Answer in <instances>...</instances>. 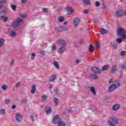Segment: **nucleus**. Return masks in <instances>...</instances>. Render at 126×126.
<instances>
[{
    "label": "nucleus",
    "instance_id": "obj_1",
    "mask_svg": "<svg viewBox=\"0 0 126 126\" xmlns=\"http://www.w3.org/2000/svg\"><path fill=\"white\" fill-rule=\"evenodd\" d=\"M117 34L118 36L122 37V39H126V30L125 29L119 28L117 31Z\"/></svg>",
    "mask_w": 126,
    "mask_h": 126
},
{
    "label": "nucleus",
    "instance_id": "obj_2",
    "mask_svg": "<svg viewBox=\"0 0 126 126\" xmlns=\"http://www.w3.org/2000/svg\"><path fill=\"white\" fill-rule=\"evenodd\" d=\"M108 122L110 126H116L119 125V120L116 117H110Z\"/></svg>",
    "mask_w": 126,
    "mask_h": 126
},
{
    "label": "nucleus",
    "instance_id": "obj_3",
    "mask_svg": "<svg viewBox=\"0 0 126 126\" xmlns=\"http://www.w3.org/2000/svg\"><path fill=\"white\" fill-rule=\"evenodd\" d=\"M23 22V19L18 18L17 19L14 21L12 23V26L11 27H13L14 28H16L18 26H20Z\"/></svg>",
    "mask_w": 126,
    "mask_h": 126
},
{
    "label": "nucleus",
    "instance_id": "obj_4",
    "mask_svg": "<svg viewBox=\"0 0 126 126\" xmlns=\"http://www.w3.org/2000/svg\"><path fill=\"white\" fill-rule=\"evenodd\" d=\"M16 30V28L11 26L8 29V31L9 32V35L11 37H14L16 35V32H15Z\"/></svg>",
    "mask_w": 126,
    "mask_h": 126
},
{
    "label": "nucleus",
    "instance_id": "obj_5",
    "mask_svg": "<svg viewBox=\"0 0 126 126\" xmlns=\"http://www.w3.org/2000/svg\"><path fill=\"white\" fill-rule=\"evenodd\" d=\"M61 121V117L59 115H56L53 118V124H59Z\"/></svg>",
    "mask_w": 126,
    "mask_h": 126
},
{
    "label": "nucleus",
    "instance_id": "obj_6",
    "mask_svg": "<svg viewBox=\"0 0 126 126\" xmlns=\"http://www.w3.org/2000/svg\"><path fill=\"white\" fill-rule=\"evenodd\" d=\"M15 119L17 123H21L23 120V117L20 113H16L15 115Z\"/></svg>",
    "mask_w": 126,
    "mask_h": 126
},
{
    "label": "nucleus",
    "instance_id": "obj_7",
    "mask_svg": "<svg viewBox=\"0 0 126 126\" xmlns=\"http://www.w3.org/2000/svg\"><path fill=\"white\" fill-rule=\"evenodd\" d=\"M92 70L95 74H100L101 72V69L96 66L92 67Z\"/></svg>",
    "mask_w": 126,
    "mask_h": 126
},
{
    "label": "nucleus",
    "instance_id": "obj_8",
    "mask_svg": "<svg viewBox=\"0 0 126 126\" xmlns=\"http://www.w3.org/2000/svg\"><path fill=\"white\" fill-rule=\"evenodd\" d=\"M117 88H118V86L115 84H112L110 85V86L108 89V92H113V91L115 89H117Z\"/></svg>",
    "mask_w": 126,
    "mask_h": 126
},
{
    "label": "nucleus",
    "instance_id": "obj_9",
    "mask_svg": "<svg viewBox=\"0 0 126 126\" xmlns=\"http://www.w3.org/2000/svg\"><path fill=\"white\" fill-rule=\"evenodd\" d=\"M123 15H124V10H119L115 13V16L116 17H122Z\"/></svg>",
    "mask_w": 126,
    "mask_h": 126
},
{
    "label": "nucleus",
    "instance_id": "obj_10",
    "mask_svg": "<svg viewBox=\"0 0 126 126\" xmlns=\"http://www.w3.org/2000/svg\"><path fill=\"white\" fill-rule=\"evenodd\" d=\"M80 21V19H79L78 18H75L73 20V25L74 27H77L78 26V25L79 24V22Z\"/></svg>",
    "mask_w": 126,
    "mask_h": 126
},
{
    "label": "nucleus",
    "instance_id": "obj_11",
    "mask_svg": "<svg viewBox=\"0 0 126 126\" xmlns=\"http://www.w3.org/2000/svg\"><path fill=\"white\" fill-rule=\"evenodd\" d=\"M45 113L47 115H50L52 113V108L49 106H46L45 107Z\"/></svg>",
    "mask_w": 126,
    "mask_h": 126
},
{
    "label": "nucleus",
    "instance_id": "obj_12",
    "mask_svg": "<svg viewBox=\"0 0 126 126\" xmlns=\"http://www.w3.org/2000/svg\"><path fill=\"white\" fill-rule=\"evenodd\" d=\"M89 89H90L91 92L94 95V96H96L97 93H96V90H95V88L94 87H88Z\"/></svg>",
    "mask_w": 126,
    "mask_h": 126
},
{
    "label": "nucleus",
    "instance_id": "obj_13",
    "mask_svg": "<svg viewBox=\"0 0 126 126\" xmlns=\"http://www.w3.org/2000/svg\"><path fill=\"white\" fill-rule=\"evenodd\" d=\"M57 42L60 45H61V46H62V47H65V41L64 40H63L62 39H59L57 41Z\"/></svg>",
    "mask_w": 126,
    "mask_h": 126
},
{
    "label": "nucleus",
    "instance_id": "obj_14",
    "mask_svg": "<svg viewBox=\"0 0 126 126\" xmlns=\"http://www.w3.org/2000/svg\"><path fill=\"white\" fill-rule=\"evenodd\" d=\"M120 107H121L120 104H116L113 106L112 110L113 111H118V110L120 109Z\"/></svg>",
    "mask_w": 126,
    "mask_h": 126
},
{
    "label": "nucleus",
    "instance_id": "obj_15",
    "mask_svg": "<svg viewBox=\"0 0 126 126\" xmlns=\"http://www.w3.org/2000/svg\"><path fill=\"white\" fill-rule=\"evenodd\" d=\"M65 51V46H62L61 47L58 51V52L59 54H63V52Z\"/></svg>",
    "mask_w": 126,
    "mask_h": 126
},
{
    "label": "nucleus",
    "instance_id": "obj_16",
    "mask_svg": "<svg viewBox=\"0 0 126 126\" xmlns=\"http://www.w3.org/2000/svg\"><path fill=\"white\" fill-rule=\"evenodd\" d=\"M90 77H91V78H92L93 79H94L95 80H97L99 79V78L98 77V76H97V75H96V74H94V73L91 74L90 75Z\"/></svg>",
    "mask_w": 126,
    "mask_h": 126
},
{
    "label": "nucleus",
    "instance_id": "obj_17",
    "mask_svg": "<svg viewBox=\"0 0 126 126\" xmlns=\"http://www.w3.org/2000/svg\"><path fill=\"white\" fill-rule=\"evenodd\" d=\"M100 33L102 35H104V34H108V33H109V32L106 29H104L103 28H101L100 30Z\"/></svg>",
    "mask_w": 126,
    "mask_h": 126
},
{
    "label": "nucleus",
    "instance_id": "obj_18",
    "mask_svg": "<svg viewBox=\"0 0 126 126\" xmlns=\"http://www.w3.org/2000/svg\"><path fill=\"white\" fill-rule=\"evenodd\" d=\"M57 79V76L56 75H53L50 77L49 80L50 82H53V81H55Z\"/></svg>",
    "mask_w": 126,
    "mask_h": 126
},
{
    "label": "nucleus",
    "instance_id": "obj_19",
    "mask_svg": "<svg viewBox=\"0 0 126 126\" xmlns=\"http://www.w3.org/2000/svg\"><path fill=\"white\" fill-rule=\"evenodd\" d=\"M117 71V65H114L112 66V67L111 69V73H115Z\"/></svg>",
    "mask_w": 126,
    "mask_h": 126
},
{
    "label": "nucleus",
    "instance_id": "obj_20",
    "mask_svg": "<svg viewBox=\"0 0 126 126\" xmlns=\"http://www.w3.org/2000/svg\"><path fill=\"white\" fill-rule=\"evenodd\" d=\"M53 65L57 69H59V68H60V65L59 64V62H58V61H54L53 63Z\"/></svg>",
    "mask_w": 126,
    "mask_h": 126
},
{
    "label": "nucleus",
    "instance_id": "obj_21",
    "mask_svg": "<svg viewBox=\"0 0 126 126\" xmlns=\"http://www.w3.org/2000/svg\"><path fill=\"white\" fill-rule=\"evenodd\" d=\"M58 31H68V29L65 27H61L58 29Z\"/></svg>",
    "mask_w": 126,
    "mask_h": 126
},
{
    "label": "nucleus",
    "instance_id": "obj_22",
    "mask_svg": "<svg viewBox=\"0 0 126 126\" xmlns=\"http://www.w3.org/2000/svg\"><path fill=\"white\" fill-rule=\"evenodd\" d=\"M6 12H7V10L1 11L0 12V17H1V16H5V15H6Z\"/></svg>",
    "mask_w": 126,
    "mask_h": 126
},
{
    "label": "nucleus",
    "instance_id": "obj_23",
    "mask_svg": "<svg viewBox=\"0 0 126 126\" xmlns=\"http://www.w3.org/2000/svg\"><path fill=\"white\" fill-rule=\"evenodd\" d=\"M0 19H1V20H2V21H3L4 22H6L7 20H8V18L5 16L0 17Z\"/></svg>",
    "mask_w": 126,
    "mask_h": 126
},
{
    "label": "nucleus",
    "instance_id": "obj_24",
    "mask_svg": "<svg viewBox=\"0 0 126 126\" xmlns=\"http://www.w3.org/2000/svg\"><path fill=\"white\" fill-rule=\"evenodd\" d=\"M35 92H36V86H35V85H33L32 86L31 93L32 94H34Z\"/></svg>",
    "mask_w": 126,
    "mask_h": 126
},
{
    "label": "nucleus",
    "instance_id": "obj_25",
    "mask_svg": "<svg viewBox=\"0 0 126 126\" xmlns=\"http://www.w3.org/2000/svg\"><path fill=\"white\" fill-rule=\"evenodd\" d=\"M114 84H116L117 86V87H119V86H121V81L120 80H117L114 81Z\"/></svg>",
    "mask_w": 126,
    "mask_h": 126
},
{
    "label": "nucleus",
    "instance_id": "obj_26",
    "mask_svg": "<svg viewBox=\"0 0 126 126\" xmlns=\"http://www.w3.org/2000/svg\"><path fill=\"white\" fill-rule=\"evenodd\" d=\"M83 2L86 5H88L91 3V1L90 0H83Z\"/></svg>",
    "mask_w": 126,
    "mask_h": 126
},
{
    "label": "nucleus",
    "instance_id": "obj_27",
    "mask_svg": "<svg viewBox=\"0 0 126 126\" xmlns=\"http://www.w3.org/2000/svg\"><path fill=\"white\" fill-rule=\"evenodd\" d=\"M66 10L69 13H73V10H72V8L71 7H67Z\"/></svg>",
    "mask_w": 126,
    "mask_h": 126
},
{
    "label": "nucleus",
    "instance_id": "obj_28",
    "mask_svg": "<svg viewBox=\"0 0 126 126\" xmlns=\"http://www.w3.org/2000/svg\"><path fill=\"white\" fill-rule=\"evenodd\" d=\"M110 66V65H105L104 66H102L101 70L104 71V70H108L109 67Z\"/></svg>",
    "mask_w": 126,
    "mask_h": 126
},
{
    "label": "nucleus",
    "instance_id": "obj_29",
    "mask_svg": "<svg viewBox=\"0 0 126 126\" xmlns=\"http://www.w3.org/2000/svg\"><path fill=\"white\" fill-rule=\"evenodd\" d=\"M58 20L59 21V22H63V21H64V17L60 16L58 18Z\"/></svg>",
    "mask_w": 126,
    "mask_h": 126
},
{
    "label": "nucleus",
    "instance_id": "obj_30",
    "mask_svg": "<svg viewBox=\"0 0 126 126\" xmlns=\"http://www.w3.org/2000/svg\"><path fill=\"white\" fill-rule=\"evenodd\" d=\"M4 44V39L3 38H0V48L2 47Z\"/></svg>",
    "mask_w": 126,
    "mask_h": 126
},
{
    "label": "nucleus",
    "instance_id": "obj_31",
    "mask_svg": "<svg viewBox=\"0 0 126 126\" xmlns=\"http://www.w3.org/2000/svg\"><path fill=\"white\" fill-rule=\"evenodd\" d=\"M89 50H90L92 53L94 52V47L92 46V44H90L89 46Z\"/></svg>",
    "mask_w": 126,
    "mask_h": 126
},
{
    "label": "nucleus",
    "instance_id": "obj_32",
    "mask_svg": "<svg viewBox=\"0 0 126 126\" xmlns=\"http://www.w3.org/2000/svg\"><path fill=\"white\" fill-rule=\"evenodd\" d=\"M58 126H65V123L63 121H60L58 122Z\"/></svg>",
    "mask_w": 126,
    "mask_h": 126
},
{
    "label": "nucleus",
    "instance_id": "obj_33",
    "mask_svg": "<svg viewBox=\"0 0 126 126\" xmlns=\"http://www.w3.org/2000/svg\"><path fill=\"white\" fill-rule=\"evenodd\" d=\"M53 101L55 104V106H58V102H59V98H57V97H54Z\"/></svg>",
    "mask_w": 126,
    "mask_h": 126
},
{
    "label": "nucleus",
    "instance_id": "obj_34",
    "mask_svg": "<svg viewBox=\"0 0 126 126\" xmlns=\"http://www.w3.org/2000/svg\"><path fill=\"white\" fill-rule=\"evenodd\" d=\"M126 63L125 64L120 65V66H119V68H121V69H126Z\"/></svg>",
    "mask_w": 126,
    "mask_h": 126
},
{
    "label": "nucleus",
    "instance_id": "obj_35",
    "mask_svg": "<svg viewBox=\"0 0 126 126\" xmlns=\"http://www.w3.org/2000/svg\"><path fill=\"white\" fill-rule=\"evenodd\" d=\"M36 57V54L35 53H32L31 55V60L32 61H34V60H35V58Z\"/></svg>",
    "mask_w": 126,
    "mask_h": 126
},
{
    "label": "nucleus",
    "instance_id": "obj_36",
    "mask_svg": "<svg viewBox=\"0 0 126 126\" xmlns=\"http://www.w3.org/2000/svg\"><path fill=\"white\" fill-rule=\"evenodd\" d=\"M47 98H48V96L47 95H43L41 96V100L42 101H46Z\"/></svg>",
    "mask_w": 126,
    "mask_h": 126
},
{
    "label": "nucleus",
    "instance_id": "obj_37",
    "mask_svg": "<svg viewBox=\"0 0 126 126\" xmlns=\"http://www.w3.org/2000/svg\"><path fill=\"white\" fill-rule=\"evenodd\" d=\"M7 85H4L1 87V89L2 90H4V91H6V90H7Z\"/></svg>",
    "mask_w": 126,
    "mask_h": 126
},
{
    "label": "nucleus",
    "instance_id": "obj_38",
    "mask_svg": "<svg viewBox=\"0 0 126 126\" xmlns=\"http://www.w3.org/2000/svg\"><path fill=\"white\" fill-rule=\"evenodd\" d=\"M10 7L13 10H16L17 6L15 5V4H11Z\"/></svg>",
    "mask_w": 126,
    "mask_h": 126
},
{
    "label": "nucleus",
    "instance_id": "obj_39",
    "mask_svg": "<svg viewBox=\"0 0 126 126\" xmlns=\"http://www.w3.org/2000/svg\"><path fill=\"white\" fill-rule=\"evenodd\" d=\"M111 45H112L113 49H114L115 50H116V49L118 48V45H117V43H114L113 44V42H111Z\"/></svg>",
    "mask_w": 126,
    "mask_h": 126
},
{
    "label": "nucleus",
    "instance_id": "obj_40",
    "mask_svg": "<svg viewBox=\"0 0 126 126\" xmlns=\"http://www.w3.org/2000/svg\"><path fill=\"white\" fill-rule=\"evenodd\" d=\"M5 3H3V2L0 1V9H1V8H3L4 7V5H3V4Z\"/></svg>",
    "mask_w": 126,
    "mask_h": 126
},
{
    "label": "nucleus",
    "instance_id": "obj_41",
    "mask_svg": "<svg viewBox=\"0 0 126 126\" xmlns=\"http://www.w3.org/2000/svg\"><path fill=\"white\" fill-rule=\"evenodd\" d=\"M116 42L117 43H122L123 42V38H118L116 39Z\"/></svg>",
    "mask_w": 126,
    "mask_h": 126
},
{
    "label": "nucleus",
    "instance_id": "obj_42",
    "mask_svg": "<svg viewBox=\"0 0 126 126\" xmlns=\"http://www.w3.org/2000/svg\"><path fill=\"white\" fill-rule=\"evenodd\" d=\"M120 55L122 57H123V56H126V51H123L120 53Z\"/></svg>",
    "mask_w": 126,
    "mask_h": 126
},
{
    "label": "nucleus",
    "instance_id": "obj_43",
    "mask_svg": "<svg viewBox=\"0 0 126 126\" xmlns=\"http://www.w3.org/2000/svg\"><path fill=\"white\" fill-rule=\"evenodd\" d=\"M94 5L96 6H100V2L98 1H95L94 2Z\"/></svg>",
    "mask_w": 126,
    "mask_h": 126
},
{
    "label": "nucleus",
    "instance_id": "obj_44",
    "mask_svg": "<svg viewBox=\"0 0 126 126\" xmlns=\"http://www.w3.org/2000/svg\"><path fill=\"white\" fill-rule=\"evenodd\" d=\"M27 102V99L26 98H23L21 100V103H22L23 104H25V103H26Z\"/></svg>",
    "mask_w": 126,
    "mask_h": 126
},
{
    "label": "nucleus",
    "instance_id": "obj_45",
    "mask_svg": "<svg viewBox=\"0 0 126 126\" xmlns=\"http://www.w3.org/2000/svg\"><path fill=\"white\" fill-rule=\"evenodd\" d=\"M30 119L31 121H32V122H34V116H33L32 115H31Z\"/></svg>",
    "mask_w": 126,
    "mask_h": 126
},
{
    "label": "nucleus",
    "instance_id": "obj_46",
    "mask_svg": "<svg viewBox=\"0 0 126 126\" xmlns=\"http://www.w3.org/2000/svg\"><path fill=\"white\" fill-rule=\"evenodd\" d=\"M20 17H21L22 18H26L27 17V16L25 14H21L20 15Z\"/></svg>",
    "mask_w": 126,
    "mask_h": 126
},
{
    "label": "nucleus",
    "instance_id": "obj_47",
    "mask_svg": "<svg viewBox=\"0 0 126 126\" xmlns=\"http://www.w3.org/2000/svg\"><path fill=\"white\" fill-rule=\"evenodd\" d=\"M101 4L102 5V7L104 9H106L107 8L106 7V6L105 5V3L104 2V0L102 1Z\"/></svg>",
    "mask_w": 126,
    "mask_h": 126
},
{
    "label": "nucleus",
    "instance_id": "obj_48",
    "mask_svg": "<svg viewBox=\"0 0 126 126\" xmlns=\"http://www.w3.org/2000/svg\"><path fill=\"white\" fill-rule=\"evenodd\" d=\"M84 43H85V41H84L83 39H80L79 41V43L82 44H84Z\"/></svg>",
    "mask_w": 126,
    "mask_h": 126
},
{
    "label": "nucleus",
    "instance_id": "obj_49",
    "mask_svg": "<svg viewBox=\"0 0 126 126\" xmlns=\"http://www.w3.org/2000/svg\"><path fill=\"white\" fill-rule=\"evenodd\" d=\"M5 113V110L1 109L0 110V114H1V115H3V114H4Z\"/></svg>",
    "mask_w": 126,
    "mask_h": 126
},
{
    "label": "nucleus",
    "instance_id": "obj_50",
    "mask_svg": "<svg viewBox=\"0 0 126 126\" xmlns=\"http://www.w3.org/2000/svg\"><path fill=\"white\" fill-rule=\"evenodd\" d=\"M20 85H21V83L19 82L16 83V85H15V87H16V88H17L18 87H19V86H20Z\"/></svg>",
    "mask_w": 126,
    "mask_h": 126
},
{
    "label": "nucleus",
    "instance_id": "obj_51",
    "mask_svg": "<svg viewBox=\"0 0 126 126\" xmlns=\"http://www.w3.org/2000/svg\"><path fill=\"white\" fill-rule=\"evenodd\" d=\"M56 49V45H55V44H53L52 47L51 51H55Z\"/></svg>",
    "mask_w": 126,
    "mask_h": 126
},
{
    "label": "nucleus",
    "instance_id": "obj_52",
    "mask_svg": "<svg viewBox=\"0 0 126 126\" xmlns=\"http://www.w3.org/2000/svg\"><path fill=\"white\" fill-rule=\"evenodd\" d=\"M39 53L40 55H42V56H45V51L44 50L39 51Z\"/></svg>",
    "mask_w": 126,
    "mask_h": 126
},
{
    "label": "nucleus",
    "instance_id": "obj_53",
    "mask_svg": "<svg viewBox=\"0 0 126 126\" xmlns=\"http://www.w3.org/2000/svg\"><path fill=\"white\" fill-rule=\"evenodd\" d=\"M5 103L7 105L10 103V99H5Z\"/></svg>",
    "mask_w": 126,
    "mask_h": 126
},
{
    "label": "nucleus",
    "instance_id": "obj_54",
    "mask_svg": "<svg viewBox=\"0 0 126 126\" xmlns=\"http://www.w3.org/2000/svg\"><path fill=\"white\" fill-rule=\"evenodd\" d=\"M42 11H43V12H49L47 8H43Z\"/></svg>",
    "mask_w": 126,
    "mask_h": 126
},
{
    "label": "nucleus",
    "instance_id": "obj_55",
    "mask_svg": "<svg viewBox=\"0 0 126 126\" xmlns=\"http://www.w3.org/2000/svg\"><path fill=\"white\" fill-rule=\"evenodd\" d=\"M22 3H23L24 4H25L27 3V0H21Z\"/></svg>",
    "mask_w": 126,
    "mask_h": 126
},
{
    "label": "nucleus",
    "instance_id": "obj_56",
    "mask_svg": "<svg viewBox=\"0 0 126 126\" xmlns=\"http://www.w3.org/2000/svg\"><path fill=\"white\" fill-rule=\"evenodd\" d=\"M54 93H55V94H58L59 90H58V89H54Z\"/></svg>",
    "mask_w": 126,
    "mask_h": 126
},
{
    "label": "nucleus",
    "instance_id": "obj_57",
    "mask_svg": "<svg viewBox=\"0 0 126 126\" xmlns=\"http://www.w3.org/2000/svg\"><path fill=\"white\" fill-rule=\"evenodd\" d=\"M94 46L96 47V50H98V48H99V43H98V42L95 43Z\"/></svg>",
    "mask_w": 126,
    "mask_h": 126
},
{
    "label": "nucleus",
    "instance_id": "obj_58",
    "mask_svg": "<svg viewBox=\"0 0 126 126\" xmlns=\"http://www.w3.org/2000/svg\"><path fill=\"white\" fill-rule=\"evenodd\" d=\"M113 78H111L109 81V84H111V83H113L114 82L113 81Z\"/></svg>",
    "mask_w": 126,
    "mask_h": 126
},
{
    "label": "nucleus",
    "instance_id": "obj_59",
    "mask_svg": "<svg viewBox=\"0 0 126 126\" xmlns=\"http://www.w3.org/2000/svg\"><path fill=\"white\" fill-rule=\"evenodd\" d=\"M88 12H89V10L87 9L84 10V13H85V14H87Z\"/></svg>",
    "mask_w": 126,
    "mask_h": 126
},
{
    "label": "nucleus",
    "instance_id": "obj_60",
    "mask_svg": "<svg viewBox=\"0 0 126 126\" xmlns=\"http://www.w3.org/2000/svg\"><path fill=\"white\" fill-rule=\"evenodd\" d=\"M15 108H16V105H13L12 106V109H13V110H14V109H15Z\"/></svg>",
    "mask_w": 126,
    "mask_h": 126
},
{
    "label": "nucleus",
    "instance_id": "obj_61",
    "mask_svg": "<svg viewBox=\"0 0 126 126\" xmlns=\"http://www.w3.org/2000/svg\"><path fill=\"white\" fill-rule=\"evenodd\" d=\"M14 64V61H11L10 63V65H13Z\"/></svg>",
    "mask_w": 126,
    "mask_h": 126
},
{
    "label": "nucleus",
    "instance_id": "obj_62",
    "mask_svg": "<svg viewBox=\"0 0 126 126\" xmlns=\"http://www.w3.org/2000/svg\"><path fill=\"white\" fill-rule=\"evenodd\" d=\"M63 9V7H59L58 9V11H61Z\"/></svg>",
    "mask_w": 126,
    "mask_h": 126
},
{
    "label": "nucleus",
    "instance_id": "obj_63",
    "mask_svg": "<svg viewBox=\"0 0 126 126\" xmlns=\"http://www.w3.org/2000/svg\"><path fill=\"white\" fill-rule=\"evenodd\" d=\"M3 3H6V0H1Z\"/></svg>",
    "mask_w": 126,
    "mask_h": 126
},
{
    "label": "nucleus",
    "instance_id": "obj_64",
    "mask_svg": "<svg viewBox=\"0 0 126 126\" xmlns=\"http://www.w3.org/2000/svg\"><path fill=\"white\" fill-rule=\"evenodd\" d=\"M123 13H124V15L126 16V11H125V10H123Z\"/></svg>",
    "mask_w": 126,
    "mask_h": 126
}]
</instances>
